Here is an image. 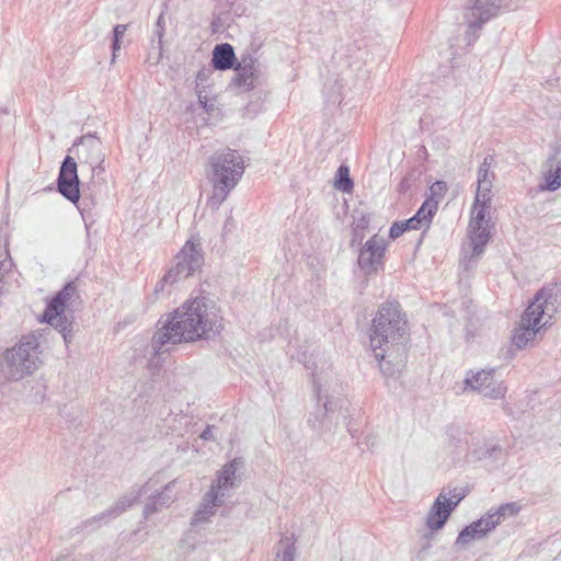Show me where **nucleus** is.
Wrapping results in <instances>:
<instances>
[{"label": "nucleus", "mask_w": 561, "mask_h": 561, "mask_svg": "<svg viewBox=\"0 0 561 561\" xmlns=\"http://www.w3.org/2000/svg\"><path fill=\"white\" fill-rule=\"evenodd\" d=\"M77 168L76 160L67 156L61 163L57 180L59 193L72 203H77L81 196Z\"/></svg>", "instance_id": "obj_16"}, {"label": "nucleus", "mask_w": 561, "mask_h": 561, "mask_svg": "<svg viewBox=\"0 0 561 561\" xmlns=\"http://www.w3.org/2000/svg\"><path fill=\"white\" fill-rule=\"evenodd\" d=\"M436 202L434 199H425L416 214L409 219L412 229L417 230L428 228L433 216L437 211Z\"/></svg>", "instance_id": "obj_24"}, {"label": "nucleus", "mask_w": 561, "mask_h": 561, "mask_svg": "<svg viewBox=\"0 0 561 561\" xmlns=\"http://www.w3.org/2000/svg\"><path fill=\"white\" fill-rule=\"evenodd\" d=\"M175 265L165 274V280H182L192 276L203 264L198 243L187 241L175 257Z\"/></svg>", "instance_id": "obj_11"}, {"label": "nucleus", "mask_w": 561, "mask_h": 561, "mask_svg": "<svg viewBox=\"0 0 561 561\" xmlns=\"http://www.w3.org/2000/svg\"><path fill=\"white\" fill-rule=\"evenodd\" d=\"M213 73L214 68L211 67H203L202 69H199L196 75V89H206V83L208 82Z\"/></svg>", "instance_id": "obj_31"}, {"label": "nucleus", "mask_w": 561, "mask_h": 561, "mask_svg": "<svg viewBox=\"0 0 561 561\" xmlns=\"http://www.w3.org/2000/svg\"><path fill=\"white\" fill-rule=\"evenodd\" d=\"M178 280H165V275L157 283L154 287V293L159 294L164 290L165 285H172Z\"/></svg>", "instance_id": "obj_35"}, {"label": "nucleus", "mask_w": 561, "mask_h": 561, "mask_svg": "<svg viewBox=\"0 0 561 561\" xmlns=\"http://www.w3.org/2000/svg\"><path fill=\"white\" fill-rule=\"evenodd\" d=\"M241 466V459H233L226 463L209 491H215L216 494H222V499L225 500L227 497V491L236 486V471Z\"/></svg>", "instance_id": "obj_21"}, {"label": "nucleus", "mask_w": 561, "mask_h": 561, "mask_svg": "<svg viewBox=\"0 0 561 561\" xmlns=\"http://www.w3.org/2000/svg\"><path fill=\"white\" fill-rule=\"evenodd\" d=\"M447 184L444 181H436L430 186V197L427 199H434L436 202V207H438V203L443 199L444 195L447 192Z\"/></svg>", "instance_id": "obj_30"}, {"label": "nucleus", "mask_w": 561, "mask_h": 561, "mask_svg": "<svg viewBox=\"0 0 561 561\" xmlns=\"http://www.w3.org/2000/svg\"><path fill=\"white\" fill-rule=\"evenodd\" d=\"M494 14L495 7L490 0H476L465 18L469 30L474 34Z\"/></svg>", "instance_id": "obj_19"}, {"label": "nucleus", "mask_w": 561, "mask_h": 561, "mask_svg": "<svg viewBox=\"0 0 561 561\" xmlns=\"http://www.w3.org/2000/svg\"><path fill=\"white\" fill-rule=\"evenodd\" d=\"M77 156L81 169L88 168L93 185L105 182L103 174L106 153L99 137L91 134L82 136L77 144Z\"/></svg>", "instance_id": "obj_8"}, {"label": "nucleus", "mask_w": 561, "mask_h": 561, "mask_svg": "<svg viewBox=\"0 0 561 561\" xmlns=\"http://www.w3.org/2000/svg\"><path fill=\"white\" fill-rule=\"evenodd\" d=\"M410 229H412V226L409 224V219L404 222H394L390 228L389 237L394 240Z\"/></svg>", "instance_id": "obj_33"}, {"label": "nucleus", "mask_w": 561, "mask_h": 561, "mask_svg": "<svg viewBox=\"0 0 561 561\" xmlns=\"http://www.w3.org/2000/svg\"><path fill=\"white\" fill-rule=\"evenodd\" d=\"M477 522H483V524L479 528L480 530L484 531V537L493 529H495L497 526V519L495 520L493 518V515H491L490 511Z\"/></svg>", "instance_id": "obj_32"}, {"label": "nucleus", "mask_w": 561, "mask_h": 561, "mask_svg": "<svg viewBox=\"0 0 561 561\" xmlns=\"http://www.w3.org/2000/svg\"><path fill=\"white\" fill-rule=\"evenodd\" d=\"M76 295L77 286L72 282L67 283L47 304L42 318V321L61 333L66 345L72 337V318L66 314V309L71 305Z\"/></svg>", "instance_id": "obj_7"}, {"label": "nucleus", "mask_w": 561, "mask_h": 561, "mask_svg": "<svg viewBox=\"0 0 561 561\" xmlns=\"http://www.w3.org/2000/svg\"><path fill=\"white\" fill-rule=\"evenodd\" d=\"M56 561H95L93 554H79L77 557H73L70 560H67L66 558L57 559Z\"/></svg>", "instance_id": "obj_36"}, {"label": "nucleus", "mask_w": 561, "mask_h": 561, "mask_svg": "<svg viewBox=\"0 0 561 561\" xmlns=\"http://www.w3.org/2000/svg\"><path fill=\"white\" fill-rule=\"evenodd\" d=\"M237 60L238 58H236L233 47L230 44L224 43L215 46L211 58L214 69L220 71L233 69Z\"/></svg>", "instance_id": "obj_22"}, {"label": "nucleus", "mask_w": 561, "mask_h": 561, "mask_svg": "<svg viewBox=\"0 0 561 561\" xmlns=\"http://www.w3.org/2000/svg\"><path fill=\"white\" fill-rule=\"evenodd\" d=\"M470 389L485 398L499 400L504 398L507 388L495 378V369L470 371L465 379V390Z\"/></svg>", "instance_id": "obj_12"}, {"label": "nucleus", "mask_w": 561, "mask_h": 561, "mask_svg": "<svg viewBox=\"0 0 561 561\" xmlns=\"http://www.w3.org/2000/svg\"><path fill=\"white\" fill-rule=\"evenodd\" d=\"M158 325L151 340L156 356L168 353L182 342L213 339L224 329L222 317L206 297L186 300L172 313L161 317Z\"/></svg>", "instance_id": "obj_1"}, {"label": "nucleus", "mask_w": 561, "mask_h": 561, "mask_svg": "<svg viewBox=\"0 0 561 561\" xmlns=\"http://www.w3.org/2000/svg\"><path fill=\"white\" fill-rule=\"evenodd\" d=\"M368 225V220L363 217L360 220H358V222L356 224V227L355 229H365Z\"/></svg>", "instance_id": "obj_38"}, {"label": "nucleus", "mask_w": 561, "mask_h": 561, "mask_svg": "<svg viewBox=\"0 0 561 561\" xmlns=\"http://www.w3.org/2000/svg\"><path fill=\"white\" fill-rule=\"evenodd\" d=\"M126 31H127V25H125V24H117L114 27V30H113V42H112L113 57H112V62L115 60L117 51L121 49V41L124 37Z\"/></svg>", "instance_id": "obj_29"}, {"label": "nucleus", "mask_w": 561, "mask_h": 561, "mask_svg": "<svg viewBox=\"0 0 561 561\" xmlns=\"http://www.w3.org/2000/svg\"><path fill=\"white\" fill-rule=\"evenodd\" d=\"M161 22H162V16H159L158 22H157V26H158L157 34H158V37H159V39H158V45H159L158 60L161 57L162 36H163V27L161 26Z\"/></svg>", "instance_id": "obj_34"}, {"label": "nucleus", "mask_w": 561, "mask_h": 561, "mask_svg": "<svg viewBox=\"0 0 561 561\" xmlns=\"http://www.w3.org/2000/svg\"><path fill=\"white\" fill-rule=\"evenodd\" d=\"M196 92H197V98H198V102H199V104H201L204 108H206V107H207V95H206V91H205V89L199 88V89H197V91H196Z\"/></svg>", "instance_id": "obj_37"}, {"label": "nucleus", "mask_w": 561, "mask_h": 561, "mask_svg": "<svg viewBox=\"0 0 561 561\" xmlns=\"http://www.w3.org/2000/svg\"><path fill=\"white\" fill-rule=\"evenodd\" d=\"M492 157H485L477 173V192L472 210L488 211L492 202V186L495 174L491 171Z\"/></svg>", "instance_id": "obj_15"}, {"label": "nucleus", "mask_w": 561, "mask_h": 561, "mask_svg": "<svg viewBox=\"0 0 561 561\" xmlns=\"http://www.w3.org/2000/svg\"><path fill=\"white\" fill-rule=\"evenodd\" d=\"M174 483L175 481L168 483L160 493L150 497L144 508L145 517H149L162 507L169 506L175 500V495L171 493Z\"/></svg>", "instance_id": "obj_23"}, {"label": "nucleus", "mask_w": 561, "mask_h": 561, "mask_svg": "<svg viewBox=\"0 0 561 561\" xmlns=\"http://www.w3.org/2000/svg\"><path fill=\"white\" fill-rule=\"evenodd\" d=\"M225 500L222 499V494H216L215 491H208L202 499L199 506L195 511L191 526L192 527H203L208 524L213 516H215L216 511L224 504Z\"/></svg>", "instance_id": "obj_18"}, {"label": "nucleus", "mask_w": 561, "mask_h": 561, "mask_svg": "<svg viewBox=\"0 0 561 561\" xmlns=\"http://www.w3.org/2000/svg\"><path fill=\"white\" fill-rule=\"evenodd\" d=\"M312 365L313 367L306 364V367L312 370L313 388L323 410L319 424L312 423V426L321 432L331 431L332 425H337L339 411L344 402L343 387L337 381L330 363L319 358Z\"/></svg>", "instance_id": "obj_5"}, {"label": "nucleus", "mask_w": 561, "mask_h": 561, "mask_svg": "<svg viewBox=\"0 0 561 561\" xmlns=\"http://www.w3.org/2000/svg\"><path fill=\"white\" fill-rule=\"evenodd\" d=\"M387 241L379 234H374L360 248L357 262L365 275L377 274L383 270V259L387 249Z\"/></svg>", "instance_id": "obj_13"}, {"label": "nucleus", "mask_w": 561, "mask_h": 561, "mask_svg": "<svg viewBox=\"0 0 561 561\" xmlns=\"http://www.w3.org/2000/svg\"><path fill=\"white\" fill-rule=\"evenodd\" d=\"M557 286H545L534 297L514 330L512 342L518 348L529 346L541 330L550 324L558 310Z\"/></svg>", "instance_id": "obj_3"}, {"label": "nucleus", "mask_w": 561, "mask_h": 561, "mask_svg": "<svg viewBox=\"0 0 561 561\" xmlns=\"http://www.w3.org/2000/svg\"><path fill=\"white\" fill-rule=\"evenodd\" d=\"M483 209L472 210L469 222V239L473 256H480L491 239L490 222Z\"/></svg>", "instance_id": "obj_17"}, {"label": "nucleus", "mask_w": 561, "mask_h": 561, "mask_svg": "<svg viewBox=\"0 0 561 561\" xmlns=\"http://www.w3.org/2000/svg\"><path fill=\"white\" fill-rule=\"evenodd\" d=\"M157 481L151 478L149 479L141 490L139 491H133L121 499H118L112 506H110L104 512H101L96 515H94L91 518L85 519L82 524L84 528L91 527V528H99L103 524H107L111 520L117 518L121 516L127 508L131 507L134 504L137 503L140 494H146L148 491L153 489L157 485Z\"/></svg>", "instance_id": "obj_10"}, {"label": "nucleus", "mask_w": 561, "mask_h": 561, "mask_svg": "<svg viewBox=\"0 0 561 561\" xmlns=\"http://www.w3.org/2000/svg\"><path fill=\"white\" fill-rule=\"evenodd\" d=\"M520 511V506L515 503H505L500 505L495 510H490L491 515H493V518L496 520L497 518V526L507 517L516 516Z\"/></svg>", "instance_id": "obj_27"}, {"label": "nucleus", "mask_w": 561, "mask_h": 561, "mask_svg": "<svg viewBox=\"0 0 561 561\" xmlns=\"http://www.w3.org/2000/svg\"><path fill=\"white\" fill-rule=\"evenodd\" d=\"M334 186L336 190L343 193H350L353 190V181L350 178V170L346 165H340L336 175Z\"/></svg>", "instance_id": "obj_28"}, {"label": "nucleus", "mask_w": 561, "mask_h": 561, "mask_svg": "<svg viewBox=\"0 0 561 561\" xmlns=\"http://www.w3.org/2000/svg\"><path fill=\"white\" fill-rule=\"evenodd\" d=\"M208 163L213 192L208 197L207 206L218 209L240 182L245 169L244 160L237 150L226 148L214 152Z\"/></svg>", "instance_id": "obj_4"}, {"label": "nucleus", "mask_w": 561, "mask_h": 561, "mask_svg": "<svg viewBox=\"0 0 561 561\" xmlns=\"http://www.w3.org/2000/svg\"><path fill=\"white\" fill-rule=\"evenodd\" d=\"M408 321L398 302L382 304L369 330L371 351L383 375L399 374L407 358Z\"/></svg>", "instance_id": "obj_2"}, {"label": "nucleus", "mask_w": 561, "mask_h": 561, "mask_svg": "<svg viewBox=\"0 0 561 561\" xmlns=\"http://www.w3.org/2000/svg\"><path fill=\"white\" fill-rule=\"evenodd\" d=\"M543 182L540 184V190L554 192L561 187V156L558 150L551 156L543 164L542 172Z\"/></svg>", "instance_id": "obj_20"}, {"label": "nucleus", "mask_w": 561, "mask_h": 561, "mask_svg": "<svg viewBox=\"0 0 561 561\" xmlns=\"http://www.w3.org/2000/svg\"><path fill=\"white\" fill-rule=\"evenodd\" d=\"M39 336L24 335L0 356V374L8 381H20L32 376L42 365Z\"/></svg>", "instance_id": "obj_6"}, {"label": "nucleus", "mask_w": 561, "mask_h": 561, "mask_svg": "<svg viewBox=\"0 0 561 561\" xmlns=\"http://www.w3.org/2000/svg\"><path fill=\"white\" fill-rule=\"evenodd\" d=\"M462 495L456 490L449 492V495L440 492L436 497L426 518V526L432 530L443 528L451 512L462 500Z\"/></svg>", "instance_id": "obj_14"}, {"label": "nucleus", "mask_w": 561, "mask_h": 561, "mask_svg": "<svg viewBox=\"0 0 561 561\" xmlns=\"http://www.w3.org/2000/svg\"><path fill=\"white\" fill-rule=\"evenodd\" d=\"M233 70L232 83L244 92H250L262 84L265 76L264 65L256 54L251 51L240 55Z\"/></svg>", "instance_id": "obj_9"}, {"label": "nucleus", "mask_w": 561, "mask_h": 561, "mask_svg": "<svg viewBox=\"0 0 561 561\" xmlns=\"http://www.w3.org/2000/svg\"><path fill=\"white\" fill-rule=\"evenodd\" d=\"M483 522H473L467 527H465L458 535L456 539L457 545H468L476 539H481L484 537V531L480 530V526Z\"/></svg>", "instance_id": "obj_26"}, {"label": "nucleus", "mask_w": 561, "mask_h": 561, "mask_svg": "<svg viewBox=\"0 0 561 561\" xmlns=\"http://www.w3.org/2000/svg\"><path fill=\"white\" fill-rule=\"evenodd\" d=\"M296 547L293 536H283L276 546L274 561H295Z\"/></svg>", "instance_id": "obj_25"}, {"label": "nucleus", "mask_w": 561, "mask_h": 561, "mask_svg": "<svg viewBox=\"0 0 561 561\" xmlns=\"http://www.w3.org/2000/svg\"><path fill=\"white\" fill-rule=\"evenodd\" d=\"M201 437L203 439H209L211 437V428L209 426L207 428H205L203 431V433L201 434Z\"/></svg>", "instance_id": "obj_39"}]
</instances>
